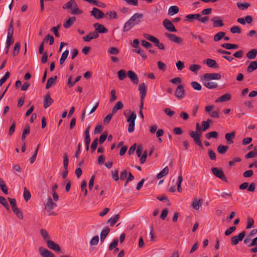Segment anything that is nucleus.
I'll use <instances>...</instances> for the list:
<instances>
[{"mask_svg":"<svg viewBox=\"0 0 257 257\" xmlns=\"http://www.w3.org/2000/svg\"><path fill=\"white\" fill-rule=\"evenodd\" d=\"M130 114H127L125 112H123L126 121L128 123V132L130 133H133L135 131V120L137 118V114L135 112H131V110H128Z\"/></svg>","mask_w":257,"mask_h":257,"instance_id":"f257e3e1","label":"nucleus"},{"mask_svg":"<svg viewBox=\"0 0 257 257\" xmlns=\"http://www.w3.org/2000/svg\"><path fill=\"white\" fill-rule=\"evenodd\" d=\"M183 181V177L182 175L180 174L178 176L177 179L176 180L175 184L172 186H171L169 190L171 192H174L176 190V186L177 187V190L179 192H182V188H181V183Z\"/></svg>","mask_w":257,"mask_h":257,"instance_id":"f03ea898","label":"nucleus"},{"mask_svg":"<svg viewBox=\"0 0 257 257\" xmlns=\"http://www.w3.org/2000/svg\"><path fill=\"white\" fill-rule=\"evenodd\" d=\"M221 75L218 73H208L203 75L202 79H207V80H219L221 78Z\"/></svg>","mask_w":257,"mask_h":257,"instance_id":"7ed1b4c3","label":"nucleus"},{"mask_svg":"<svg viewBox=\"0 0 257 257\" xmlns=\"http://www.w3.org/2000/svg\"><path fill=\"white\" fill-rule=\"evenodd\" d=\"M212 173L217 177L222 179V180L227 182V179L225 177L224 174L222 170L218 168L214 167L211 169Z\"/></svg>","mask_w":257,"mask_h":257,"instance_id":"20e7f679","label":"nucleus"},{"mask_svg":"<svg viewBox=\"0 0 257 257\" xmlns=\"http://www.w3.org/2000/svg\"><path fill=\"white\" fill-rule=\"evenodd\" d=\"M175 96L178 99H182L185 96V90L182 84L179 85L175 92Z\"/></svg>","mask_w":257,"mask_h":257,"instance_id":"39448f33","label":"nucleus"},{"mask_svg":"<svg viewBox=\"0 0 257 257\" xmlns=\"http://www.w3.org/2000/svg\"><path fill=\"white\" fill-rule=\"evenodd\" d=\"M189 135L193 139L195 143L200 147H202L203 145L200 141V135L197 132L191 131Z\"/></svg>","mask_w":257,"mask_h":257,"instance_id":"423d86ee","label":"nucleus"},{"mask_svg":"<svg viewBox=\"0 0 257 257\" xmlns=\"http://www.w3.org/2000/svg\"><path fill=\"white\" fill-rule=\"evenodd\" d=\"M163 24L165 28L169 31L171 32H176L177 31L174 25L169 20L167 19H165L163 22Z\"/></svg>","mask_w":257,"mask_h":257,"instance_id":"0eeeda50","label":"nucleus"},{"mask_svg":"<svg viewBox=\"0 0 257 257\" xmlns=\"http://www.w3.org/2000/svg\"><path fill=\"white\" fill-rule=\"evenodd\" d=\"M143 18V15L141 13H137L134 14L129 19L134 25H137L141 23V19Z\"/></svg>","mask_w":257,"mask_h":257,"instance_id":"6e6552de","label":"nucleus"},{"mask_svg":"<svg viewBox=\"0 0 257 257\" xmlns=\"http://www.w3.org/2000/svg\"><path fill=\"white\" fill-rule=\"evenodd\" d=\"M245 235V232L242 231L237 236H234L231 239V244L233 245H236L238 242L242 240Z\"/></svg>","mask_w":257,"mask_h":257,"instance_id":"1a4fd4ad","label":"nucleus"},{"mask_svg":"<svg viewBox=\"0 0 257 257\" xmlns=\"http://www.w3.org/2000/svg\"><path fill=\"white\" fill-rule=\"evenodd\" d=\"M93 27L95 28V31L94 32H96V33L98 34L99 33H106L108 32V30L105 28L103 25L99 23H97L94 24Z\"/></svg>","mask_w":257,"mask_h":257,"instance_id":"9d476101","label":"nucleus"},{"mask_svg":"<svg viewBox=\"0 0 257 257\" xmlns=\"http://www.w3.org/2000/svg\"><path fill=\"white\" fill-rule=\"evenodd\" d=\"M90 13L91 15L96 19H100L104 17V13L96 8H93Z\"/></svg>","mask_w":257,"mask_h":257,"instance_id":"9b49d317","label":"nucleus"},{"mask_svg":"<svg viewBox=\"0 0 257 257\" xmlns=\"http://www.w3.org/2000/svg\"><path fill=\"white\" fill-rule=\"evenodd\" d=\"M56 207V203H54L51 198L48 199L47 202L45 204V208L48 212H51V210Z\"/></svg>","mask_w":257,"mask_h":257,"instance_id":"f8f14e48","label":"nucleus"},{"mask_svg":"<svg viewBox=\"0 0 257 257\" xmlns=\"http://www.w3.org/2000/svg\"><path fill=\"white\" fill-rule=\"evenodd\" d=\"M99 37V34L96 32H89L87 35L83 37V39L84 41L89 42L91 40L94 39H97Z\"/></svg>","mask_w":257,"mask_h":257,"instance_id":"ddd939ff","label":"nucleus"},{"mask_svg":"<svg viewBox=\"0 0 257 257\" xmlns=\"http://www.w3.org/2000/svg\"><path fill=\"white\" fill-rule=\"evenodd\" d=\"M243 242L248 247L257 246V236L252 239L251 238L246 237Z\"/></svg>","mask_w":257,"mask_h":257,"instance_id":"4468645a","label":"nucleus"},{"mask_svg":"<svg viewBox=\"0 0 257 257\" xmlns=\"http://www.w3.org/2000/svg\"><path fill=\"white\" fill-rule=\"evenodd\" d=\"M211 21L213 22V26L214 28L220 27L224 25L222 20L219 17H214Z\"/></svg>","mask_w":257,"mask_h":257,"instance_id":"2eb2a0df","label":"nucleus"},{"mask_svg":"<svg viewBox=\"0 0 257 257\" xmlns=\"http://www.w3.org/2000/svg\"><path fill=\"white\" fill-rule=\"evenodd\" d=\"M127 76L130 78L132 82L134 84L139 83V78L136 73L132 70H129L127 73Z\"/></svg>","mask_w":257,"mask_h":257,"instance_id":"dca6fc26","label":"nucleus"},{"mask_svg":"<svg viewBox=\"0 0 257 257\" xmlns=\"http://www.w3.org/2000/svg\"><path fill=\"white\" fill-rule=\"evenodd\" d=\"M54 102L53 99L51 97L49 94H47L44 97L43 104L45 108L50 106Z\"/></svg>","mask_w":257,"mask_h":257,"instance_id":"f3484780","label":"nucleus"},{"mask_svg":"<svg viewBox=\"0 0 257 257\" xmlns=\"http://www.w3.org/2000/svg\"><path fill=\"white\" fill-rule=\"evenodd\" d=\"M39 251L43 257H55L54 254L52 252L43 247H40Z\"/></svg>","mask_w":257,"mask_h":257,"instance_id":"a211bd4d","label":"nucleus"},{"mask_svg":"<svg viewBox=\"0 0 257 257\" xmlns=\"http://www.w3.org/2000/svg\"><path fill=\"white\" fill-rule=\"evenodd\" d=\"M47 244L48 247L55 251H58L60 250V247L59 245L52 240H47Z\"/></svg>","mask_w":257,"mask_h":257,"instance_id":"6ab92c4d","label":"nucleus"},{"mask_svg":"<svg viewBox=\"0 0 257 257\" xmlns=\"http://www.w3.org/2000/svg\"><path fill=\"white\" fill-rule=\"evenodd\" d=\"M144 37L148 40L154 43L156 46H158L160 41L156 37L149 34H144Z\"/></svg>","mask_w":257,"mask_h":257,"instance_id":"aec40b11","label":"nucleus"},{"mask_svg":"<svg viewBox=\"0 0 257 257\" xmlns=\"http://www.w3.org/2000/svg\"><path fill=\"white\" fill-rule=\"evenodd\" d=\"M204 85L209 89H213L217 87V83L211 81V80H207V79H202Z\"/></svg>","mask_w":257,"mask_h":257,"instance_id":"412c9836","label":"nucleus"},{"mask_svg":"<svg viewBox=\"0 0 257 257\" xmlns=\"http://www.w3.org/2000/svg\"><path fill=\"white\" fill-rule=\"evenodd\" d=\"M203 200L202 199H194L192 202V206L195 210H199L201 207Z\"/></svg>","mask_w":257,"mask_h":257,"instance_id":"4be33fe9","label":"nucleus"},{"mask_svg":"<svg viewBox=\"0 0 257 257\" xmlns=\"http://www.w3.org/2000/svg\"><path fill=\"white\" fill-rule=\"evenodd\" d=\"M139 90L141 94V98L143 100L146 95V86L145 83H143L139 85Z\"/></svg>","mask_w":257,"mask_h":257,"instance_id":"5701e85b","label":"nucleus"},{"mask_svg":"<svg viewBox=\"0 0 257 257\" xmlns=\"http://www.w3.org/2000/svg\"><path fill=\"white\" fill-rule=\"evenodd\" d=\"M231 99V95L229 93H226L215 100V102H222L229 101Z\"/></svg>","mask_w":257,"mask_h":257,"instance_id":"b1692460","label":"nucleus"},{"mask_svg":"<svg viewBox=\"0 0 257 257\" xmlns=\"http://www.w3.org/2000/svg\"><path fill=\"white\" fill-rule=\"evenodd\" d=\"M186 21L192 23L194 20L199 18V14H188L185 16Z\"/></svg>","mask_w":257,"mask_h":257,"instance_id":"393cba45","label":"nucleus"},{"mask_svg":"<svg viewBox=\"0 0 257 257\" xmlns=\"http://www.w3.org/2000/svg\"><path fill=\"white\" fill-rule=\"evenodd\" d=\"M235 133L234 132L225 134V138L228 144H231L233 143L232 139L235 138Z\"/></svg>","mask_w":257,"mask_h":257,"instance_id":"a878e982","label":"nucleus"},{"mask_svg":"<svg viewBox=\"0 0 257 257\" xmlns=\"http://www.w3.org/2000/svg\"><path fill=\"white\" fill-rule=\"evenodd\" d=\"M76 21V18L75 17H70L66 22L64 23L63 26L66 29L69 28Z\"/></svg>","mask_w":257,"mask_h":257,"instance_id":"bb28decb","label":"nucleus"},{"mask_svg":"<svg viewBox=\"0 0 257 257\" xmlns=\"http://www.w3.org/2000/svg\"><path fill=\"white\" fill-rule=\"evenodd\" d=\"M204 63L210 68H216L218 67L216 62L213 59H207L204 61Z\"/></svg>","mask_w":257,"mask_h":257,"instance_id":"cd10ccee","label":"nucleus"},{"mask_svg":"<svg viewBox=\"0 0 257 257\" xmlns=\"http://www.w3.org/2000/svg\"><path fill=\"white\" fill-rule=\"evenodd\" d=\"M257 69V61H251L247 67V71L250 73Z\"/></svg>","mask_w":257,"mask_h":257,"instance_id":"c85d7f7f","label":"nucleus"},{"mask_svg":"<svg viewBox=\"0 0 257 257\" xmlns=\"http://www.w3.org/2000/svg\"><path fill=\"white\" fill-rule=\"evenodd\" d=\"M169 173V168L165 167L161 171H160L157 175V178L160 179L163 177L166 176Z\"/></svg>","mask_w":257,"mask_h":257,"instance_id":"c756f323","label":"nucleus"},{"mask_svg":"<svg viewBox=\"0 0 257 257\" xmlns=\"http://www.w3.org/2000/svg\"><path fill=\"white\" fill-rule=\"evenodd\" d=\"M110 231V229L108 227H106L104 228L101 231L100 233V241L101 242H103L107 234H108L109 232Z\"/></svg>","mask_w":257,"mask_h":257,"instance_id":"7c9ffc66","label":"nucleus"},{"mask_svg":"<svg viewBox=\"0 0 257 257\" xmlns=\"http://www.w3.org/2000/svg\"><path fill=\"white\" fill-rule=\"evenodd\" d=\"M123 106V105L121 101H117L112 108V113L115 114L118 110L122 109Z\"/></svg>","mask_w":257,"mask_h":257,"instance_id":"2f4dec72","label":"nucleus"},{"mask_svg":"<svg viewBox=\"0 0 257 257\" xmlns=\"http://www.w3.org/2000/svg\"><path fill=\"white\" fill-rule=\"evenodd\" d=\"M135 25L128 20L127 22H126L123 26V31L124 32H127L130 30Z\"/></svg>","mask_w":257,"mask_h":257,"instance_id":"473e14b6","label":"nucleus"},{"mask_svg":"<svg viewBox=\"0 0 257 257\" xmlns=\"http://www.w3.org/2000/svg\"><path fill=\"white\" fill-rule=\"evenodd\" d=\"M257 55V50L255 49H251L246 54V57L249 59H253Z\"/></svg>","mask_w":257,"mask_h":257,"instance_id":"72a5a7b5","label":"nucleus"},{"mask_svg":"<svg viewBox=\"0 0 257 257\" xmlns=\"http://www.w3.org/2000/svg\"><path fill=\"white\" fill-rule=\"evenodd\" d=\"M179 12V8L177 6H171L168 10V14L173 16Z\"/></svg>","mask_w":257,"mask_h":257,"instance_id":"f704fd0d","label":"nucleus"},{"mask_svg":"<svg viewBox=\"0 0 257 257\" xmlns=\"http://www.w3.org/2000/svg\"><path fill=\"white\" fill-rule=\"evenodd\" d=\"M221 47L227 50L236 49L238 48V45L230 43L223 44L221 45Z\"/></svg>","mask_w":257,"mask_h":257,"instance_id":"c9c22d12","label":"nucleus"},{"mask_svg":"<svg viewBox=\"0 0 257 257\" xmlns=\"http://www.w3.org/2000/svg\"><path fill=\"white\" fill-rule=\"evenodd\" d=\"M84 135L85 137V144L88 145V144H90V137L89 134V128L87 127L84 132Z\"/></svg>","mask_w":257,"mask_h":257,"instance_id":"e433bc0d","label":"nucleus"},{"mask_svg":"<svg viewBox=\"0 0 257 257\" xmlns=\"http://www.w3.org/2000/svg\"><path fill=\"white\" fill-rule=\"evenodd\" d=\"M71 10V14L73 15L81 14L82 13V11L78 8L76 2H75V5L72 6Z\"/></svg>","mask_w":257,"mask_h":257,"instance_id":"4c0bfd02","label":"nucleus"},{"mask_svg":"<svg viewBox=\"0 0 257 257\" xmlns=\"http://www.w3.org/2000/svg\"><path fill=\"white\" fill-rule=\"evenodd\" d=\"M228 149L229 147L227 146L220 145L217 147V151L219 154H223L227 152Z\"/></svg>","mask_w":257,"mask_h":257,"instance_id":"58836bf2","label":"nucleus"},{"mask_svg":"<svg viewBox=\"0 0 257 257\" xmlns=\"http://www.w3.org/2000/svg\"><path fill=\"white\" fill-rule=\"evenodd\" d=\"M56 79H57V76H55V77H54V78L51 77V78H49L47 82L46 88V89L50 88L51 87V86L55 83Z\"/></svg>","mask_w":257,"mask_h":257,"instance_id":"ea45409f","label":"nucleus"},{"mask_svg":"<svg viewBox=\"0 0 257 257\" xmlns=\"http://www.w3.org/2000/svg\"><path fill=\"white\" fill-rule=\"evenodd\" d=\"M0 187L5 194H7L8 193V188L4 181L1 178H0Z\"/></svg>","mask_w":257,"mask_h":257,"instance_id":"a19ab883","label":"nucleus"},{"mask_svg":"<svg viewBox=\"0 0 257 257\" xmlns=\"http://www.w3.org/2000/svg\"><path fill=\"white\" fill-rule=\"evenodd\" d=\"M68 54H69V51L67 50L64 51L63 52V53L61 55V57L60 58V63L61 65H63V64L65 62V60L67 58Z\"/></svg>","mask_w":257,"mask_h":257,"instance_id":"79ce46f5","label":"nucleus"},{"mask_svg":"<svg viewBox=\"0 0 257 257\" xmlns=\"http://www.w3.org/2000/svg\"><path fill=\"white\" fill-rule=\"evenodd\" d=\"M236 5L241 10H245L250 6V4L247 3H241L238 2L236 4Z\"/></svg>","mask_w":257,"mask_h":257,"instance_id":"37998d69","label":"nucleus"},{"mask_svg":"<svg viewBox=\"0 0 257 257\" xmlns=\"http://www.w3.org/2000/svg\"><path fill=\"white\" fill-rule=\"evenodd\" d=\"M119 217V215L118 214H116L110 218L108 220V222L109 223L111 226H113L117 222Z\"/></svg>","mask_w":257,"mask_h":257,"instance_id":"c03bdc74","label":"nucleus"},{"mask_svg":"<svg viewBox=\"0 0 257 257\" xmlns=\"http://www.w3.org/2000/svg\"><path fill=\"white\" fill-rule=\"evenodd\" d=\"M225 34L224 32H220L218 33H217L215 36H214V40L215 42H218L223 39L224 36H225Z\"/></svg>","mask_w":257,"mask_h":257,"instance_id":"a18cd8bd","label":"nucleus"},{"mask_svg":"<svg viewBox=\"0 0 257 257\" xmlns=\"http://www.w3.org/2000/svg\"><path fill=\"white\" fill-rule=\"evenodd\" d=\"M23 196L26 201L29 200L31 197L30 192L26 187L24 189Z\"/></svg>","mask_w":257,"mask_h":257,"instance_id":"49530a36","label":"nucleus"},{"mask_svg":"<svg viewBox=\"0 0 257 257\" xmlns=\"http://www.w3.org/2000/svg\"><path fill=\"white\" fill-rule=\"evenodd\" d=\"M212 122V120L210 119H208L206 121H202V130L203 131H205L207 129H208L209 127V123Z\"/></svg>","mask_w":257,"mask_h":257,"instance_id":"de8ad7c7","label":"nucleus"},{"mask_svg":"<svg viewBox=\"0 0 257 257\" xmlns=\"http://www.w3.org/2000/svg\"><path fill=\"white\" fill-rule=\"evenodd\" d=\"M201 68V66L197 64H192L190 66L189 70L193 73L196 74L197 71Z\"/></svg>","mask_w":257,"mask_h":257,"instance_id":"09e8293b","label":"nucleus"},{"mask_svg":"<svg viewBox=\"0 0 257 257\" xmlns=\"http://www.w3.org/2000/svg\"><path fill=\"white\" fill-rule=\"evenodd\" d=\"M133 51L140 54L144 60H146L147 58V56L145 54L144 52L141 49V48L136 49L134 50Z\"/></svg>","mask_w":257,"mask_h":257,"instance_id":"8fccbe9b","label":"nucleus"},{"mask_svg":"<svg viewBox=\"0 0 257 257\" xmlns=\"http://www.w3.org/2000/svg\"><path fill=\"white\" fill-rule=\"evenodd\" d=\"M13 210L19 219H23V213L22 211L20 210L18 207L15 208L14 209H13Z\"/></svg>","mask_w":257,"mask_h":257,"instance_id":"3c124183","label":"nucleus"},{"mask_svg":"<svg viewBox=\"0 0 257 257\" xmlns=\"http://www.w3.org/2000/svg\"><path fill=\"white\" fill-rule=\"evenodd\" d=\"M0 203L8 210H9V205L6 199L3 196H0Z\"/></svg>","mask_w":257,"mask_h":257,"instance_id":"603ef678","label":"nucleus"},{"mask_svg":"<svg viewBox=\"0 0 257 257\" xmlns=\"http://www.w3.org/2000/svg\"><path fill=\"white\" fill-rule=\"evenodd\" d=\"M20 49V44L19 42H17L15 44L14 50L13 52V55L14 56H17L19 52Z\"/></svg>","mask_w":257,"mask_h":257,"instance_id":"864d4df0","label":"nucleus"},{"mask_svg":"<svg viewBox=\"0 0 257 257\" xmlns=\"http://www.w3.org/2000/svg\"><path fill=\"white\" fill-rule=\"evenodd\" d=\"M75 1L74 0H70L66 4L64 5L63 6V9H71L73 6V5H75Z\"/></svg>","mask_w":257,"mask_h":257,"instance_id":"5fc2aeb1","label":"nucleus"},{"mask_svg":"<svg viewBox=\"0 0 257 257\" xmlns=\"http://www.w3.org/2000/svg\"><path fill=\"white\" fill-rule=\"evenodd\" d=\"M218 136V134L215 131H213L207 133L206 135V138L207 139H210L211 138H216Z\"/></svg>","mask_w":257,"mask_h":257,"instance_id":"6e6d98bb","label":"nucleus"},{"mask_svg":"<svg viewBox=\"0 0 257 257\" xmlns=\"http://www.w3.org/2000/svg\"><path fill=\"white\" fill-rule=\"evenodd\" d=\"M117 74L120 80H123L126 77L125 71L124 70H120L118 71Z\"/></svg>","mask_w":257,"mask_h":257,"instance_id":"4d7b16f0","label":"nucleus"},{"mask_svg":"<svg viewBox=\"0 0 257 257\" xmlns=\"http://www.w3.org/2000/svg\"><path fill=\"white\" fill-rule=\"evenodd\" d=\"M39 146H38V147L37 148V149H36L34 155L31 157H30L29 158V161L30 164H33L35 161L36 158H37V153H38V149H39Z\"/></svg>","mask_w":257,"mask_h":257,"instance_id":"13d9d810","label":"nucleus"},{"mask_svg":"<svg viewBox=\"0 0 257 257\" xmlns=\"http://www.w3.org/2000/svg\"><path fill=\"white\" fill-rule=\"evenodd\" d=\"M10 76V73L9 72H7L5 75L0 79V86L6 81Z\"/></svg>","mask_w":257,"mask_h":257,"instance_id":"bf43d9fd","label":"nucleus"},{"mask_svg":"<svg viewBox=\"0 0 257 257\" xmlns=\"http://www.w3.org/2000/svg\"><path fill=\"white\" fill-rule=\"evenodd\" d=\"M254 224V220L251 218H248L247 220V225L246 228L247 229H249L252 228L253 227Z\"/></svg>","mask_w":257,"mask_h":257,"instance_id":"052dcab7","label":"nucleus"},{"mask_svg":"<svg viewBox=\"0 0 257 257\" xmlns=\"http://www.w3.org/2000/svg\"><path fill=\"white\" fill-rule=\"evenodd\" d=\"M118 244V239L117 238H115L113 240L112 242L109 246V250H111L114 248H115Z\"/></svg>","mask_w":257,"mask_h":257,"instance_id":"680f3d73","label":"nucleus"},{"mask_svg":"<svg viewBox=\"0 0 257 257\" xmlns=\"http://www.w3.org/2000/svg\"><path fill=\"white\" fill-rule=\"evenodd\" d=\"M209 18L207 16L201 17V15L199 14V18H198V21L202 24H206L207 23Z\"/></svg>","mask_w":257,"mask_h":257,"instance_id":"e2e57ef3","label":"nucleus"},{"mask_svg":"<svg viewBox=\"0 0 257 257\" xmlns=\"http://www.w3.org/2000/svg\"><path fill=\"white\" fill-rule=\"evenodd\" d=\"M14 42L13 36H7V40L6 42V45L7 47H10V46L13 44Z\"/></svg>","mask_w":257,"mask_h":257,"instance_id":"0e129e2a","label":"nucleus"},{"mask_svg":"<svg viewBox=\"0 0 257 257\" xmlns=\"http://www.w3.org/2000/svg\"><path fill=\"white\" fill-rule=\"evenodd\" d=\"M30 127L28 126H27L23 131L22 140L24 141L25 140L26 135H28L30 134Z\"/></svg>","mask_w":257,"mask_h":257,"instance_id":"69168bd1","label":"nucleus"},{"mask_svg":"<svg viewBox=\"0 0 257 257\" xmlns=\"http://www.w3.org/2000/svg\"><path fill=\"white\" fill-rule=\"evenodd\" d=\"M191 84L195 90H200L201 89V85L197 82L193 81Z\"/></svg>","mask_w":257,"mask_h":257,"instance_id":"338daca9","label":"nucleus"},{"mask_svg":"<svg viewBox=\"0 0 257 257\" xmlns=\"http://www.w3.org/2000/svg\"><path fill=\"white\" fill-rule=\"evenodd\" d=\"M230 32L232 34H240L241 33V30L238 26H234L230 28Z\"/></svg>","mask_w":257,"mask_h":257,"instance_id":"774afa93","label":"nucleus"}]
</instances>
